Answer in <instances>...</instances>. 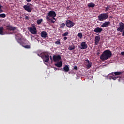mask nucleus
<instances>
[{"label":"nucleus","instance_id":"obj_1","mask_svg":"<svg viewBox=\"0 0 124 124\" xmlns=\"http://www.w3.org/2000/svg\"><path fill=\"white\" fill-rule=\"evenodd\" d=\"M112 56V53H111V51L109 50H106L103 52V53L102 54V55H101V56L100 57V59L102 61H106L108 60L110 58H111Z\"/></svg>","mask_w":124,"mask_h":124},{"label":"nucleus","instance_id":"obj_2","mask_svg":"<svg viewBox=\"0 0 124 124\" xmlns=\"http://www.w3.org/2000/svg\"><path fill=\"white\" fill-rule=\"evenodd\" d=\"M56 16V14L55 12L53 11H50L49 13H48V16H47V20L48 21H50L51 23H54L55 22V16Z\"/></svg>","mask_w":124,"mask_h":124},{"label":"nucleus","instance_id":"obj_3","mask_svg":"<svg viewBox=\"0 0 124 124\" xmlns=\"http://www.w3.org/2000/svg\"><path fill=\"white\" fill-rule=\"evenodd\" d=\"M108 18V15L107 13H102L97 16V19L99 21L103 22Z\"/></svg>","mask_w":124,"mask_h":124},{"label":"nucleus","instance_id":"obj_4","mask_svg":"<svg viewBox=\"0 0 124 124\" xmlns=\"http://www.w3.org/2000/svg\"><path fill=\"white\" fill-rule=\"evenodd\" d=\"M28 30L29 31L30 33L33 35H36L37 31H36V27H30L28 28Z\"/></svg>","mask_w":124,"mask_h":124},{"label":"nucleus","instance_id":"obj_5","mask_svg":"<svg viewBox=\"0 0 124 124\" xmlns=\"http://www.w3.org/2000/svg\"><path fill=\"white\" fill-rule=\"evenodd\" d=\"M42 59H43L44 62L46 63L48 62L49 60L52 61V57H51V56H49L48 55H45L44 56H42Z\"/></svg>","mask_w":124,"mask_h":124},{"label":"nucleus","instance_id":"obj_6","mask_svg":"<svg viewBox=\"0 0 124 124\" xmlns=\"http://www.w3.org/2000/svg\"><path fill=\"white\" fill-rule=\"evenodd\" d=\"M84 64L87 69H90V67H91L92 63H91V62L89 61L88 59H86L85 60V61H84Z\"/></svg>","mask_w":124,"mask_h":124},{"label":"nucleus","instance_id":"obj_7","mask_svg":"<svg viewBox=\"0 0 124 124\" xmlns=\"http://www.w3.org/2000/svg\"><path fill=\"white\" fill-rule=\"evenodd\" d=\"M66 26L68 28H72L74 26V23L70 20H67L66 21V23H65Z\"/></svg>","mask_w":124,"mask_h":124},{"label":"nucleus","instance_id":"obj_8","mask_svg":"<svg viewBox=\"0 0 124 124\" xmlns=\"http://www.w3.org/2000/svg\"><path fill=\"white\" fill-rule=\"evenodd\" d=\"M124 30V23L121 22L119 23V27L117 29V31L120 32H122Z\"/></svg>","mask_w":124,"mask_h":124},{"label":"nucleus","instance_id":"obj_9","mask_svg":"<svg viewBox=\"0 0 124 124\" xmlns=\"http://www.w3.org/2000/svg\"><path fill=\"white\" fill-rule=\"evenodd\" d=\"M87 48H88V46L86 44V42L80 43V49H86Z\"/></svg>","mask_w":124,"mask_h":124},{"label":"nucleus","instance_id":"obj_10","mask_svg":"<svg viewBox=\"0 0 124 124\" xmlns=\"http://www.w3.org/2000/svg\"><path fill=\"white\" fill-rule=\"evenodd\" d=\"M61 59V55H53V61L54 62H59Z\"/></svg>","mask_w":124,"mask_h":124},{"label":"nucleus","instance_id":"obj_11","mask_svg":"<svg viewBox=\"0 0 124 124\" xmlns=\"http://www.w3.org/2000/svg\"><path fill=\"white\" fill-rule=\"evenodd\" d=\"M102 31H103V29L100 27H96L93 30V32L96 33H101Z\"/></svg>","mask_w":124,"mask_h":124},{"label":"nucleus","instance_id":"obj_12","mask_svg":"<svg viewBox=\"0 0 124 124\" xmlns=\"http://www.w3.org/2000/svg\"><path fill=\"white\" fill-rule=\"evenodd\" d=\"M100 39L101 38L100 37V35L95 36V38L94 39V45H97L98 44V43L100 42Z\"/></svg>","mask_w":124,"mask_h":124},{"label":"nucleus","instance_id":"obj_13","mask_svg":"<svg viewBox=\"0 0 124 124\" xmlns=\"http://www.w3.org/2000/svg\"><path fill=\"white\" fill-rule=\"evenodd\" d=\"M24 9H25L26 11L29 13H31V11H32V9L31 8V7H30V6H28L27 5L24 6Z\"/></svg>","mask_w":124,"mask_h":124},{"label":"nucleus","instance_id":"obj_14","mask_svg":"<svg viewBox=\"0 0 124 124\" xmlns=\"http://www.w3.org/2000/svg\"><path fill=\"white\" fill-rule=\"evenodd\" d=\"M6 30L11 31L16 30V27H13L12 26H7L6 27Z\"/></svg>","mask_w":124,"mask_h":124},{"label":"nucleus","instance_id":"obj_15","mask_svg":"<svg viewBox=\"0 0 124 124\" xmlns=\"http://www.w3.org/2000/svg\"><path fill=\"white\" fill-rule=\"evenodd\" d=\"M109 24H110V22L106 21L105 22H104V23H103V24H102V25H101V27L106 28V27H108Z\"/></svg>","mask_w":124,"mask_h":124},{"label":"nucleus","instance_id":"obj_16","mask_svg":"<svg viewBox=\"0 0 124 124\" xmlns=\"http://www.w3.org/2000/svg\"><path fill=\"white\" fill-rule=\"evenodd\" d=\"M41 36L42 38H46L48 37V33L46 31L41 32Z\"/></svg>","mask_w":124,"mask_h":124},{"label":"nucleus","instance_id":"obj_17","mask_svg":"<svg viewBox=\"0 0 124 124\" xmlns=\"http://www.w3.org/2000/svg\"><path fill=\"white\" fill-rule=\"evenodd\" d=\"M55 66L60 68L62 67V61H60V62H57L55 64Z\"/></svg>","mask_w":124,"mask_h":124},{"label":"nucleus","instance_id":"obj_18","mask_svg":"<svg viewBox=\"0 0 124 124\" xmlns=\"http://www.w3.org/2000/svg\"><path fill=\"white\" fill-rule=\"evenodd\" d=\"M123 73V72H115L112 73V75H114V76H119L121 75Z\"/></svg>","mask_w":124,"mask_h":124},{"label":"nucleus","instance_id":"obj_19","mask_svg":"<svg viewBox=\"0 0 124 124\" xmlns=\"http://www.w3.org/2000/svg\"><path fill=\"white\" fill-rule=\"evenodd\" d=\"M95 6V4L93 3H88V7L89 8H94Z\"/></svg>","mask_w":124,"mask_h":124},{"label":"nucleus","instance_id":"obj_20","mask_svg":"<svg viewBox=\"0 0 124 124\" xmlns=\"http://www.w3.org/2000/svg\"><path fill=\"white\" fill-rule=\"evenodd\" d=\"M68 49H69V50H74V45H72L69 46V48H68Z\"/></svg>","mask_w":124,"mask_h":124},{"label":"nucleus","instance_id":"obj_21","mask_svg":"<svg viewBox=\"0 0 124 124\" xmlns=\"http://www.w3.org/2000/svg\"><path fill=\"white\" fill-rule=\"evenodd\" d=\"M64 70L66 72H69V67L68 65H65V66H64Z\"/></svg>","mask_w":124,"mask_h":124},{"label":"nucleus","instance_id":"obj_22","mask_svg":"<svg viewBox=\"0 0 124 124\" xmlns=\"http://www.w3.org/2000/svg\"><path fill=\"white\" fill-rule=\"evenodd\" d=\"M0 34L1 35H3V27H0Z\"/></svg>","mask_w":124,"mask_h":124},{"label":"nucleus","instance_id":"obj_23","mask_svg":"<svg viewBox=\"0 0 124 124\" xmlns=\"http://www.w3.org/2000/svg\"><path fill=\"white\" fill-rule=\"evenodd\" d=\"M111 8V7L109 5H108L107 6V7L105 8V11H108L109 10H111V9H110Z\"/></svg>","mask_w":124,"mask_h":124},{"label":"nucleus","instance_id":"obj_24","mask_svg":"<svg viewBox=\"0 0 124 124\" xmlns=\"http://www.w3.org/2000/svg\"><path fill=\"white\" fill-rule=\"evenodd\" d=\"M5 16H5V14H4V13L0 14V18H5Z\"/></svg>","mask_w":124,"mask_h":124},{"label":"nucleus","instance_id":"obj_25","mask_svg":"<svg viewBox=\"0 0 124 124\" xmlns=\"http://www.w3.org/2000/svg\"><path fill=\"white\" fill-rule=\"evenodd\" d=\"M42 22H43V19H38L37 21V25H40V24H42Z\"/></svg>","mask_w":124,"mask_h":124},{"label":"nucleus","instance_id":"obj_26","mask_svg":"<svg viewBox=\"0 0 124 124\" xmlns=\"http://www.w3.org/2000/svg\"><path fill=\"white\" fill-rule=\"evenodd\" d=\"M65 25H66L65 24V23H62L60 25V28L63 29L64 28H65Z\"/></svg>","mask_w":124,"mask_h":124},{"label":"nucleus","instance_id":"obj_27","mask_svg":"<svg viewBox=\"0 0 124 124\" xmlns=\"http://www.w3.org/2000/svg\"><path fill=\"white\" fill-rule=\"evenodd\" d=\"M78 37H79V38H83V34H82V33H78Z\"/></svg>","mask_w":124,"mask_h":124},{"label":"nucleus","instance_id":"obj_28","mask_svg":"<svg viewBox=\"0 0 124 124\" xmlns=\"http://www.w3.org/2000/svg\"><path fill=\"white\" fill-rule=\"evenodd\" d=\"M118 78H119V77H117V76H115V77L112 76V77H111V79H112V80H117V79H118Z\"/></svg>","mask_w":124,"mask_h":124},{"label":"nucleus","instance_id":"obj_29","mask_svg":"<svg viewBox=\"0 0 124 124\" xmlns=\"http://www.w3.org/2000/svg\"><path fill=\"white\" fill-rule=\"evenodd\" d=\"M24 48L26 49H30V45H27L24 46Z\"/></svg>","mask_w":124,"mask_h":124},{"label":"nucleus","instance_id":"obj_30","mask_svg":"<svg viewBox=\"0 0 124 124\" xmlns=\"http://www.w3.org/2000/svg\"><path fill=\"white\" fill-rule=\"evenodd\" d=\"M68 32H65V33L62 34V37H65V36H68Z\"/></svg>","mask_w":124,"mask_h":124},{"label":"nucleus","instance_id":"obj_31","mask_svg":"<svg viewBox=\"0 0 124 124\" xmlns=\"http://www.w3.org/2000/svg\"><path fill=\"white\" fill-rule=\"evenodd\" d=\"M2 6L0 5V13H3V10H2Z\"/></svg>","mask_w":124,"mask_h":124},{"label":"nucleus","instance_id":"obj_32","mask_svg":"<svg viewBox=\"0 0 124 124\" xmlns=\"http://www.w3.org/2000/svg\"><path fill=\"white\" fill-rule=\"evenodd\" d=\"M55 44H56V45H61V42L60 41V40L56 41L55 42Z\"/></svg>","mask_w":124,"mask_h":124},{"label":"nucleus","instance_id":"obj_33","mask_svg":"<svg viewBox=\"0 0 124 124\" xmlns=\"http://www.w3.org/2000/svg\"><path fill=\"white\" fill-rule=\"evenodd\" d=\"M73 69H74L75 70H78V66H74V67L73 68Z\"/></svg>","mask_w":124,"mask_h":124},{"label":"nucleus","instance_id":"obj_34","mask_svg":"<svg viewBox=\"0 0 124 124\" xmlns=\"http://www.w3.org/2000/svg\"><path fill=\"white\" fill-rule=\"evenodd\" d=\"M121 55L124 56V52H121Z\"/></svg>","mask_w":124,"mask_h":124},{"label":"nucleus","instance_id":"obj_35","mask_svg":"<svg viewBox=\"0 0 124 124\" xmlns=\"http://www.w3.org/2000/svg\"><path fill=\"white\" fill-rule=\"evenodd\" d=\"M32 1V0H26V1L28 2H30Z\"/></svg>","mask_w":124,"mask_h":124},{"label":"nucleus","instance_id":"obj_36","mask_svg":"<svg viewBox=\"0 0 124 124\" xmlns=\"http://www.w3.org/2000/svg\"><path fill=\"white\" fill-rule=\"evenodd\" d=\"M25 19L26 20H29V17L27 16H26V17H25Z\"/></svg>","mask_w":124,"mask_h":124},{"label":"nucleus","instance_id":"obj_37","mask_svg":"<svg viewBox=\"0 0 124 124\" xmlns=\"http://www.w3.org/2000/svg\"><path fill=\"white\" fill-rule=\"evenodd\" d=\"M122 32H123V33H122V36H123V37H124V31H122Z\"/></svg>","mask_w":124,"mask_h":124},{"label":"nucleus","instance_id":"obj_38","mask_svg":"<svg viewBox=\"0 0 124 124\" xmlns=\"http://www.w3.org/2000/svg\"><path fill=\"white\" fill-rule=\"evenodd\" d=\"M64 40H67V37H64Z\"/></svg>","mask_w":124,"mask_h":124},{"label":"nucleus","instance_id":"obj_39","mask_svg":"<svg viewBox=\"0 0 124 124\" xmlns=\"http://www.w3.org/2000/svg\"><path fill=\"white\" fill-rule=\"evenodd\" d=\"M19 41H20V39H18V43L20 44V42H19Z\"/></svg>","mask_w":124,"mask_h":124},{"label":"nucleus","instance_id":"obj_40","mask_svg":"<svg viewBox=\"0 0 124 124\" xmlns=\"http://www.w3.org/2000/svg\"><path fill=\"white\" fill-rule=\"evenodd\" d=\"M100 54V52H97V55Z\"/></svg>","mask_w":124,"mask_h":124},{"label":"nucleus","instance_id":"obj_41","mask_svg":"<svg viewBox=\"0 0 124 124\" xmlns=\"http://www.w3.org/2000/svg\"><path fill=\"white\" fill-rule=\"evenodd\" d=\"M38 56H39V57H40V55L39 54H38Z\"/></svg>","mask_w":124,"mask_h":124},{"label":"nucleus","instance_id":"obj_42","mask_svg":"<svg viewBox=\"0 0 124 124\" xmlns=\"http://www.w3.org/2000/svg\"><path fill=\"white\" fill-rule=\"evenodd\" d=\"M123 81H124V79H123Z\"/></svg>","mask_w":124,"mask_h":124}]
</instances>
